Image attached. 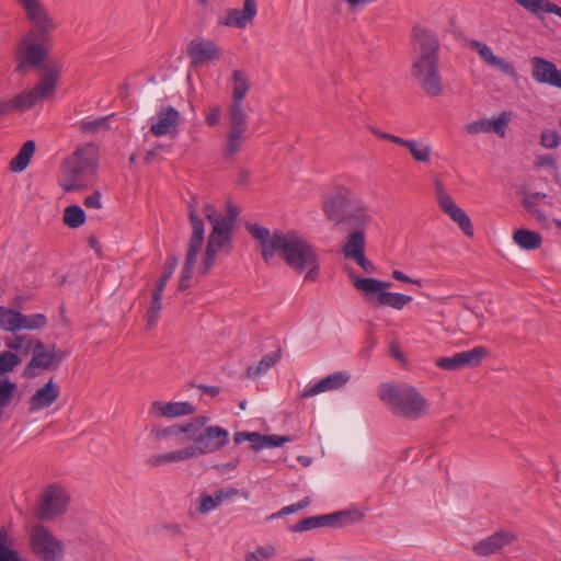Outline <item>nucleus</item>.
<instances>
[{"label":"nucleus","instance_id":"1","mask_svg":"<svg viewBox=\"0 0 561 561\" xmlns=\"http://www.w3.org/2000/svg\"><path fill=\"white\" fill-rule=\"evenodd\" d=\"M245 229L257 241L262 259L271 263L275 255L297 273L307 271L306 279L316 280L319 277V262L312 245L296 231H270L259 224L245 222Z\"/></svg>","mask_w":561,"mask_h":561},{"label":"nucleus","instance_id":"2","mask_svg":"<svg viewBox=\"0 0 561 561\" xmlns=\"http://www.w3.org/2000/svg\"><path fill=\"white\" fill-rule=\"evenodd\" d=\"M55 24L32 25L16 42L14 49V60L16 64L15 71L23 73L28 69L41 68L42 72L47 67H59L61 65L54 61L49 65H44L50 54L51 35L50 32L55 30ZM43 73H41L42 76Z\"/></svg>","mask_w":561,"mask_h":561},{"label":"nucleus","instance_id":"3","mask_svg":"<svg viewBox=\"0 0 561 561\" xmlns=\"http://www.w3.org/2000/svg\"><path fill=\"white\" fill-rule=\"evenodd\" d=\"M323 210L330 220L344 225L352 231H365L374 222L368 205L347 188H339L327 198Z\"/></svg>","mask_w":561,"mask_h":561},{"label":"nucleus","instance_id":"4","mask_svg":"<svg viewBox=\"0 0 561 561\" xmlns=\"http://www.w3.org/2000/svg\"><path fill=\"white\" fill-rule=\"evenodd\" d=\"M378 394L397 415L419 419L425 413L426 400L414 388L407 385L381 383Z\"/></svg>","mask_w":561,"mask_h":561},{"label":"nucleus","instance_id":"5","mask_svg":"<svg viewBox=\"0 0 561 561\" xmlns=\"http://www.w3.org/2000/svg\"><path fill=\"white\" fill-rule=\"evenodd\" d=\"M62 170L61 186L65 192H75L87 186L96 171L94 146L89 144L84 148L77 149L70 158L65 160Z\"/></svg>","mask_w":561,"mask_h":561},{"label":"nucleus","instance_id":"6","mask_svg":"<svg viewBox=\"0 0 561 561\" xmlns=\"http://www.w3.org/2000/svg\"><path fill=\"white\" fill-rule=\"evenodd\" d=\"M58 80V66L45 68L42 77L32 89L24 90L10 101L0 99V117L13 110L27 111L37 102L50 98L55 93Z\"/></svg>","mask_w":561,"mask_h":561},{"label":"nucleus","instance_id":"7","mask_svg":"<svg viewBox=\"0 0 561 561\" xmlns=\"http://www.w3.org/2000/svg\"><path fill=\"white\" fill-rule=\"evenodd\" d=\"M30 543L32 551L41 561H59L64 558V542L43 525H36L31 531Z\"/></svg>","mask_w":561,"mask_h":561},{"label":"nucleus","instance_id":"8","mask_svg":"<svg viewBox=\"0 0 561 561\" xmlns=\"http://www.w3.org/2000/svg\"><path fill=\"white\" fill-rule=\"evenodd\" d=\"M69 503L70 495L66 489L57 484H49L38 499L35 514L42 520H51L64 514Z\"/></svg>","mask_w":561,"mask_h":561},{"label":"nucleus","instance_id":"9","mask_svg":"<svg viewBox=\"0 0 561 561\" xmlns=\"http://www.w3.org/2000/svg\"><path fill=\"white\" fill-rule=\"evenodd\" d=\"M363 517V513L358 511H339L330 514L302 518L288 529L291 533H304L322 527H342L359 522Z\"/></svg>","mask_w":561,"mask_h":561},{"label":"nucleus","instance_id":"10","mask_svg":"<svg viewBox=\"0 0 561 561\" xmlns=\"http://www.w3.org/2000/svg\"><path fill=\"white\" fill-rule=\"evenodd\" d=\"M229 438V432L218 425H211L204 428L202 432H193L187 440L194 443L191 448L194 449L195 458L213 454L221 449Z\"/></svg>","mask_w":561,"mask_h":561},{"label":"nucleus","instance_id":"11","mask_svg":"<svg viewBox=\"0 0 561 561\" xmlns=\"http://www.w3.org/2000/svg\"><path fill=\"white\" fill-rule=\"evenodd\" d=\"M412 75L427 95L438 96L443 93L438 60H414Z\"/></svg>","mask_w":561,"mask_h":561},{"label":"nucleus","instance_id":"12","mask_svg":"<svg viewBox=\"0 0 561 561\" xmlns=\"http://www.w3.org/2000/svg\"><path fill=\"white\" fill-rule=\"evenodd\" d=\"M436 199L439 208L447 214L468 237L473 236V226L468 215L456 205L455 201L447 194L443 183L435 181Z\"/></svg>","mask_w":561,"mask_h":561},{"label":"nucleus","instance_id":"13","mask_svg":"<svg viewBox=\"0 0 561 561\" xmlns=\"http://www.w3.org/2000/svg\"><path fill=\"white\" fill-rule=\"evenodd\" d=\"M32 352V359L25 366L23 370V376L26 378H34L37 376L36 369H55L54 357L51 356V351L49 346H46L39 340H28L27 345L25 346V354Z\"/></svg>","mask_w":561,"mask_h":561},{"label":"nucleus","instance_id":"14","mask_svg":"<svg viewBox=\"0 0 561 561\" xmlns=\"http://www.w3.org/2000/svg\"><path fill=\"white\" fill-rule=\"evenodd\" d=\"M531 77L538 83L549 84L561 89V69L542 57L535 56L530 59Z\"/></svg>","mask_w":561,"mask_h":561},{"label":"nucleus","instance_id":"15","mask_svg":"<svg viewBox=\"0 0 561 561\" xmlns=\"http://www.w3.org/2000/svg\"><path fill=\"white\" fill-rule=\"evenodd\" d=\"M180 119V112L175 107L162 106L157 113V121L150 126V133L157 137L174 134Z\"/></svg>","mask_w":561,"mask_h":561},{"label":"nucleus","instance_id":"16","mask_svg":"<svg viewBox=\"0 0 561 561\" xmlns=\"http://www.w3.org/2000/svg\"><path fill=\"white\" fill-rule=\"evenodd\" d=\"M516 539V535L507 530H499L488 536L473 546L478 556H489L499 552L503 547L508 546Z\"/></svg>","mask_w":561,"mask_h":561},{"label":"nucleus","instance_id":"17","mask_svg":"<svg viewBox=\"0 0 561 561\" xmlns=\"http://www.w3.org/2000/svg\"><path fill=\"white\" fill-rule=\"evenodd\" d=\"M187 54L193 66L220 57L219 47L210 39H193L187 46Z\"/></svg>","mask_w":561,"mask_h":561},{"label":"nucleus","instance_id":"18","mask_svg":"<svg viewBox=\"0 0 561 561\" xmlns=\"http://www.w3.org/2000/svg\"><path fill=\"white\" fill-rule=\"evenodd\" d=\"M413 35L420 46V54L415 60H438L439 42L436 34L422 27H414Z\"/></svg>","mask_w":561,"mask_h":561},{"label":"nucleus","instance_id":"19","mask_svg":"<svg viewBox=\"0 0 561 561\" xmlns=\"http://www.w3.org/2000/svg\"><path fill=\"white\" fill-rule=\"evenodd\" d=\"M60 389L58 385L53 378H50L28 399L27 404L30 412H36L49 408L58 399Z\"/></svg>","mask_w":561,"mask_h":561},{"label":"nucleus","instance_id":"20","mask_svg":"<svg viewBox=\"0 0 561 561\" xmlns=\"http://www.w3.org/2000/svg\"><path fill=\"white\" fill-rule=\"evenodd\" d=\"M257 13L256 0H244L243 8L229 9L222 24L230 27L245 28Z\"/></svg>","mask_w":561,"mask_h":561},{"label":"nucleus","instance_id":"21","mask_svg":"<svg viewBox=\"0 0 561 561\" xmlns=\"http://www.w3.org/2000/svg\"><path fill=\"white\" fill-rule=\"evenodd\" d=\"M354 287L364 293L368 302H375L376 296L380 293H388L386 289L392 286L391 282H383L373 277H359L354 272L348 273Z\"/></svg>","mask_w":561,"mask_h":561},{"label":"nucleus","instance_id":"22","mask_svg":"<svg viewBox=\"0 0 561 561\" xmlns=\"http://www.w3.org/2000/svg\"><path fill=\"white\" fill-rule=\"evenodd\" d=\"M19 3L32 25L55 24L41 0H14Z\"/></svg>","mask_w":561,"mask_h":561},{"label":"nucleus","instance_id":"23","mask_svg":"<svg viewBox=\"0 0 561 561\" xmlns=\"http://www.w3.org/2000/svg\"><path fill=\"white\" fill-rule=\"evenodd\" d=\"M188 217L192 226V236L188 242L186 255L197 257L204 243L205 230L203 220L196 215L195 208L191 204L188 206Z\"/></svg>","mask_w":561,"mask_h":561},{"label":"nucleus","instance_id":"24","mask_svg":"<svg viewBox=\"0 0 561 561\" xmlns=\"http://www.w3.org/2000/svg\"><path fill=\"white\" fill-rule=\"evenodd\" d=\"M157 411L161 416L178 417L183 415H191L196 412V408L190 402H162L153 401L150 413Z\"/></svg>","mask_w":561,"mask_h":561},{"label":"nucleus","instance_id":"25","mask_svg":"<svg viewBox=\"0 0 561 561\" xmlns=\"http://www.w3.org/2000/svg\"><path fill=\"white\" fill-rule=\"evenodd\" d=\"M232 226L226 224L222 219L211 224V231L208 236L207 244L217 249H224L231 243Z\"/></svg>","mask_w":561,"mask_h":561},{"label":"nucleus","instance_id":"26","mask_svg":"<svg viewBox=\"0 0 561 561\" xmlns=\"http://www.w3.org/2000/svg\"><path fill=\"white\" fill-rule=\"evenodd\" d=\"M514 242L523 250H536L541 247L542 237L539 232L529 229H517L513 233Z\"/></svg>","mask_w":561,"mask_h":561},{"label":"nucleus","instance_id":"27","mask_svg":"<svg viewBox=\"0 0 561 561\" xmlns=\"http://www.w3.org/2000/svg\"><path fill=\"white\" fill-rule=\"evenodd\" d=\"M365 231H352L342 247V252L346 259L351 260L352 257L365 252Z\"/></svg>","mask_w":561,"mask_h":561},{"label":"nucleus","instance_id":"28","mask_svg":"<svg viewBox=\"0 0 561 561\" xmlns=\"http://www.w3.org/2000/svg\"><path fill=\"white\" fill-rule=\"evenodd\" d=\"M397 145L405 147L417 162L427 163L431 160L432 147L430 145H424L414 139H403L401 137Z\"/></svg>","mask_w":561,"mask_h":561},{"label":"nucleus","instance_id":"29","mask_svg":"<svg viewBox=\"0 0 561 561\" xmlns=\"http://www.w3.org/2000/svg\"><path fill=\"white\" fill-rule=\"evenodd\" d=\"M412 296L400 293H380L376 296V304L378 306L391 307L396 310H402L408 304L412 301Z\"/></svg>","mask_w":561,"mask_h":561},{"label":"nucleus","instance_id":"30","mask_svg":"<svg viewBox=\"0 0 561 561\" xmlns=\"http://www.w3.org/2000/svg\"><path fill=\"white\" fill-rule=\"evenodd\" d=\"M247 117L248 115L243 108L242 102L231 101L228 111L229 129L245 131Z\"/></svg>","mask_w":561,"mask_h":561},{"label":"nucleus","instance_id":"31","mask_svg":"<svg viewBox=\"0 0 561 561\" xmlns=\"http://www.w3.org/2000/svg\"><path fill=\"white\" fill-rule=\"evenodd\" d=\"M34 152L35 142L33 140L25 141L18 154L11 160L10 169L14 172H22L25 170Z\"/></svg>","mask_w":561,"mask_h":561},{"label":"nucleus","instance_id":"32","mask_svg":"<svg viewBox=\"0 0 561 561\" xmlns=\"http://www.w3.org/2000/svg\"><path fill=\"white\" fill-rule=\"evenodd\" d=\"M280 359V350L265 354L257 365L249 366L247 375L249 378H256L267 371Z\"/></svg>","mask_w":561,"mask_h":561},{"label":"nucleus","instance_id":"33","mask_svg":"<svg viewBox=\"0 0 561 561\" xmlns=\"http://www.w3.org/2000/svg\"><path fill=\"white\" fill-rule=\"evenodd\" d=\"M231 78L233 83L231 101L242 102L250 90L249 79L242 70H234Z\"/></svg>","mask_w":561,"mask_h":561},{"label":"nucleus","instance_id":"34","mask_svg":"<svg viewBox=\"0 0 561 561\" xmlns=\"http://www.w3.org/2000/svg\"><path fill=\"white\" fill-rule=\"evenodd\" d=\"M486 354L488 350L483 346H476L469 351L458 352L462 368L478 366Z\"/></svg>","mask_w":561,"mask_h":561},{"label":"nucleus","instance_id":"35","mask_svg":"<svg viewBox=\"0 0 561 561\" xmlns=\"http://www.w3.org/2000/svg\"><path fill=\"white\" fill-rule=\"evenodd\" d=\"M64 222L70 228H79L85 222V213L78 205H69L64 210Z\"/></svg>","mask_w":561,"mask_h":561},{"label":"nucleus","instance_id":"36","mask_svg":"<svg viewBox=\"0 0 561 561\" xmlns=\"http://www.w3.org/2000/svg\"><path fill=\"white\" fill-rule=\"evenodd\" d=\"M9 531L4 528H0V561H22L19 553L10 548Z\"/></svg>","mask_w":561,"mask_h":561},{"label":"nucleus","instance_id":"37","mask_svg":"<svg viewBox=\"0 0 561 561\" xmlns=\"http://www.w3.org/2000/svg\"><path fill=\"white\" fill-rule=\"evenodd\" d=\"M19 317L20 311L0 307V328L11 332L19 330Z\"/></svg>","mask_w":561,"mask_h":561},{"label":"nucleus","instance_id":"38","mask_svg":"<svg viewBox=\"0 0 561 561\" xmlns=\"http://www.w3.org/2000/svg\"><path fill=\"white\" fill-rule=\"evenodd\" d=\"M47 319L43 313H35L31 316H25L20 312L19 317V330H37L42 329L46 325Z\"/></svg>","mask_w":561,"mask_h":561},{"label":"nucleus","instance_id":"39","mask_svg":"<svg viewBox=\"0 0 561 561\" xmlns=\"http://www.w3.org/2000/svg\"><path fill=\"white\" fill-rule=\"evenodd\" d=\"M245 131L229 129L227 142L225 146V154L227 157L234 156L243 144V134Z\"/></svg>","mask_w":561,"mask_h":561},{"label":"nucleus","instance_id":"40","mask_svg":"<svg viewBox=\"0 0 561 561\" xmlns=\"http://www.w3.org/2000/svg\"><path fill=\"white\" fill-rule=\"evenodd\" d=\"M196 260L197 257L188 255L185 256V262L179 280V290L183 291L190 287V280L195 267Z\"/></svg>","mask_w":561,"mask_h":561},{"label":"nucleus","instance_id":"41","mask_svg":"<svg viewBox=\"0 0 561 561\" xmlns=\"http://www.w3.org/2000/svg\"><path fill=\"white\" fill-rule=\"evenodd\" d=\"M276 553L273 546H259L254 551L245 553L244 561H268Z\"/></svg>","mask_w":561,"mask_h":561},{"label":"nucleus","instance_id":"42","mask_svg":"<svg viewBox=\"0 0 561 561\" xmlns=\"http://www.w3.org/2000/svg\"><path fill=\"white\" fill-rule=\"evenodd\" d=\"M291 436H278V435H262L259 438L257 445H255V450H260L265 447H280L284 443L291 442Z\"/></svg>","mask_w":561,"mask_h":561},{"label":"nucleus","instance_id":"43","mask_svg":"<svg viewBox=\"0 0 561 561\" xmlns=\"http://www.w3.org/2000/svg\"><path fill=\"white\" fill-rule=\"evenodd\" d=\"M220 506L215 499L214 494H208L206 492L201 493L198 501L196 503V512L199 514H208L209 512L216 510Z\"/></svg>","mask_w":561,"mask_h":561},{"label":"nucleus","instance_id":"44","mask_svg":"<svg viewBox=\"0 0 561 561\" xmlns=\"http://www.w3.org/2000/svg\"><path fill=\"white\" fill-rule=\"evenodd\" d=\"M524 9L533 13L539 19L543 18L546 4L549 0H515Z\"/></svg>","mask_w":561,"mask_h":561},{"label":"nucleus","instance_id":"45","mask_svg":"<svg viewBox=\"0 0 561 561\" xmlns=\"http://www.w3.org/2000/svg\"><path fill=\"white\" fill-rule=\"evenodd\" d=\"M186 431H187V428L185 427V425L183 423V424H174V425L163 427V428L153 427L151 430V433L157 438H165V437H171V436H179L181 434H186Z\"/></svg>","mask_w":561,"mask_h":561},{"label":"nucleus","instance_id":"46","mask_svg":"<svg viewBox=\"0 0 561 561\" xmlns=\"http://www.w3.org/2000/svg\"><path fill=\"white\" fill-rule=\"evenodd\" d=\"M328 390L339 389L350 380V375L345 371H337L323 378Z\"/></svg>","mask_w":561,"mask_h":561},{"label":"nucleus","instance_id":"47","mask_svg":"<svg viewBox=\"0 0 561 561\" xmlns=\"http://www.w3.org/2000/svg\"><path fill=\"white\" fill-rule=\"evenodd\" d=\"M470 48L474 49L481 59H483L488 65H492L496 56L493 54L492 49L486 45L479 41H471L469 43Z\"/></svg>","mask_w":561,"mask_h":561},{"label":"nucleus","instance_id":"48","mask_svg":"<svg viewBox=\"0 0 561 561\" xmlns=\"http://www.w3.org/2000/svg\"><path fill=\"white\" fill-rule=\"evenodd\" d=\"M108 117H101L94 121L83 122L80 126L82 133L94 134L102 129H108Z\"/></svg>","mask_w":561,"mask_h":561},{"label":"nucleus","instance_id":"49","mask_svg":"<svg viewBox=\"0 0 561 561\" xmlns=\"http://www.w3.org/2000/svg\"><path fill=\"white\" fill-rule=\"evenodd\" d=\"M511 119L508 112H502L495 119H490V131L496 133L500 137L505 136V129Z\"/></svg>","mask_w":561,"mask_h":561},{"label":"nucleus","instance_id":"50","mask_svg":"<svg viewBox=\"0 0 561 561\" xmlns=\"http://www.w3.org/2000/svg\"><path fill=\"white\" fill-rule=\"evenodd\" d=\"M218 251H220V249L210 247L209 244L206 245L205 254L199 268V273L202 275H206L209 272V270L215 263L216 254L218 253Z\"/></svg>","mask_w":561,"mask_h":561},{"label":"nucleus","instance_id":"51","mask_svg":"<svg viewBox=\"0 0 561 561\" xmlns=\"http://www.w3.org/2000/svg\"><path fill=\"white\" fill-rule=\"evenodd\" d=\"M165 458H167L168 463L179 462L182 460L195 458L194 449L191 448V446H187V447L174 450V451L167 453Z\"/></svg>","mask_w":561,"mask_h":561},{"label":"nucleus","instance_id":"52","mask_svg":"<svg viewBox=\"0 0 561 561\" xmlns=\"http://www.w3.org/2000/svg\"><path fill=\"white\" fill-rule=\"evenodd\" d=\"M560 138L557 131L545 129L540 135V145L548 149H554L559 146Z\"/></svg>","mask_w":561,"mask_h":561},{"label":"nucleus","instance_id":"53","mask_svg":"<svg viewBox=\"0 0 561 561\" xmlns=\"http://www.w3.org/2000/svg\"><path fill=\"white\" fill-rule=\"evenodd\" d=\"M436 365L445 370H459L462 369L459 360L458 353H455L450 357H439L436 360Z\"/></svg>","mask_w":561,"mask_h":561},{"label":"nucleus","instance_id":"54","mask_svg":"<svg viewBox=\"0 0 561 561\" xmlns=\"http://www.w3.org/2000/svg\"><path fill=\"white\" fill-rule=\"evenodd\" d=\"M208 421L209 419L207 416L201 415L192 419L190 422H185L184 425L187 428L186 439L190 438L193 432L197 433L204 431V428H206L205 425L207 424Z\"/></svg>","mask_w":561,"mask_h":561},{"label":"nucleus","instance_id":"55","mask_svg":"<svg viewBox=\"0 0 561 561\" xmlns=\"http://www.w3.org/2000/svg\"><path fill=\"white\" fill-rule=\"evenodd\" d=\"M259 438H261V434L257 432H237L233 434V440L236 444H242L243 442H250L251 448L255 450V445L259 443Z\"/></svg>","mask_w":561,"mask_h":561},{"label":"nucleus","instance_id":"56","mask_svg":"<svg viewBox=\"0 0 561 561\" xmlns=\"http://www.w3.org/2000/svg\"><path fill=\"white\" fill-rule=\"evenodd\" d=\"M466 130L471 135L490 133V119L483 118L471 122L466 126Z\"/></svg>","mask_w":561,"mask_h":561},{"label":"nucleus","instance_id":"57","mask_svg":"<svg viewBox=\"0 0 561 561\" xmlns=\"http://www.w3.org/2000/svg\"><path fill=\"white\" fill-rule=\"evenodd\" d=\"M491 66L497 68L508 77L515 78L517 76L514 66L504 58H501L499 56H496Z\"/></svg>","mask_w":561,"mask_h":561},{"label":"nucleus","instance_id":"58","mask_svg":"<svg viewBox=\"0 0 561 561\" xmlns=\"http://www.w3.org/2000/svg\"><path fill=\"white\" fill-rule=\"evenodd\" d=\"M179 263V259L175 255H172L168 259L167 265L161 277L158 279L159 283L167 285L168 280L171 278Z\"/></svg>","mask_w":561,"mask_h":561},{"label":"nucleus","instance_id":"59","mask_svg":"<svg viewBox=\"0 0 561 561\" xmlns=\"http://www.w3.org/2000/svg\"><path fill=\"white\" fill-rule=\"evenodd\" d=\"M28 340H33L27 335L15 336L5 341V345L13 351H23L25 353V346Z\"/></svg>","mask_w":561,"mask_h":561},{"label":"nucleus","instance_id":"60","mask_svg":"<svg viewBox=\"0 0 561 561\" xmlns=\"http://www.w3.org/2000/svg\"><path fill=\"white\" fill-rule=\"evenodd\" d=\"M161 308H162V305L160 301L154 302L151 300L150 307L147 311V322H148L149 328H151L152 325L156 324V322L159 318V312H160Z\"/></svg>","mask_w":561,"mask_h":561},{"label":"nucleus","instance_id":"61","mask_svg":"<svg viewBox=\"0 0 561 561\" xmlns=\"http://www.w3.org/2000/svg\"><path fill=\"white\" fill-rule=\"evenodd\" d=\"M351 260L355 261L368 274L375 273L376 271L375 264L366 257L365 252L352 257Z\"/></svg>","mask_w":561,"mask_h":561},{"label":"nucleus","instance_id":"62","mask_svg":"<svg viewBox=\"0 0 561 561\" xmlns=\"http://www.w3.org/2000/svg\"><path fill=\"white\" fill-rule=\"evenodd\" d=\"M328 388H327V385L323 380V378L321 380H319L318 382H316L314 385H312L311 387L309 388H306L302 393H301V397L302 398H308V397H313L320 392H323V391H327Z\"/></svg>","mask_w":561,"mask_h":561},{"label":"nucleus","instance_id":"63","mask_svg":"<svg viewBox=\"0 0 561 561\" xmlns=\"http://www.w3.org/2000/svg\"><path fill=\"white\" fill-rule=\"evenodd\" d=\"M328 388H327V385L323 380V378L321 380H319L318 382H316L314 385H312L311 387L309 388H306L302 393H301V397L302 398H308V397H313L320 392H323V391H327Z\"/></svg>","mask_w":561,"mask_h":561},{"label":"nucleus","instance_id":"64","mask_svg":"<svg viewBox=\"0 0 561 561\" xmlns=\"http://www.w3.org/2000/svg\"><path fill=\"white\" fill-rule=\"evenodd\" d=\"M220 117L221 107L219 105H215L209 108L208 113L205 116V121L208 126H215L219 123Z\"/></svg>","mask_w":561,"mask_h":561}]
</instances>
